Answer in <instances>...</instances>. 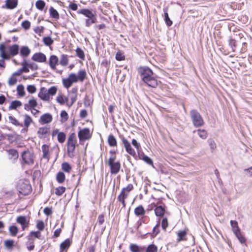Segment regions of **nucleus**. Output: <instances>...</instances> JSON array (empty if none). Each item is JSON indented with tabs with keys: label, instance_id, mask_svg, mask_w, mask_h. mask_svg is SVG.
Masks as SVG:
<instances>
[{
	"label": "nucleus",
	"instance_id": "obj_36",
	"mask_svg": "<svg viewBox=\"0 0 252 252\" xmlns=\"http://www.w3.org/2000/svg\"><path fill=\"white\" fill-rule=\"evenodd\" d=\"M35 6L38 9L43 10L45 6V2L42 0H38L35 3Z\"/></svg>",
	"mask_w": 252,
	"mask_h": 252
},
{
	"label": "nucleus",
	"instance_id": "obj_47",
	"mask_svg": "<svg viewBox=\"0 0 252 252\" xmlns=\"http://www.w3.org/2000/svg\"><path fill=\"white\" fill-rule=\"evenodd\" d=\"M44 44L46 46H50L53 43V40L50 36L44 37L43 38Z\"/></svg>",
	"mask_w": 252,
	"mask_h": 252
},
{
	"label": "nucleus",
	"instance_id": "obj_32",
	"mask_svg": "<svg viewBox=\"0 0 252 252\" xmlns=\"http://www.w3.org/2000/svg\"><path fill=\"white\" fill-rule=\"evenodd\" d=\"M68 63L67 56L66 55L63 54L61 56L60 63L62 66H66Z\"/></svg>",
	"mask_w": 252,
	"mask_h": 252
},
{
	"label": "nucleus",
	"instance_id": "obj_17",
	"mask_svg": "<svg viewBox=\"0 0 252 252\" xmlns=\"http://www.w3.org/2000/svg\"><path fill=\"white\" fill-rule=\"evenodd\" d=\"M18 5V0H6L5 7L9 9H13Z\"/></svg>",
	"mask_w": 252,
	"mask_h": 252
},
{
	"label": "nucleus",
	"instance_id": "obj_31",
	"mask_svg": "<svg viewBox=\"0 0 252 252\" xmlns=\"http://www.w3.org/2000/svg\"><path fill=\"white\" fill-rule=\"evenodd\" d=\"M24 126L28 128L30 126L32 122V120L30 116L26 114L24 115Z\"/></svg>",
	"mask_w": 252,
	"mask_h": 252
},
{
	"label": "nucleus",
	"instance_id": "obj_13",
	"mask_svg": "<svg viewBox=\"0 0 252 252\" xmlns=\"http://www.w3.org/2000/svg\"><path fill=\"white\" fill-rule=\"evenodd\" d=\"M71 244V241L69 239H65L60 244V252H66Z\"/></svg>",
	"mask_w": 252,
	"mask_h": 252
},
{
	"label": "nucleus",
	"instance_id": "obj_5",
	"mask_svg": "<svg viewBox=\"0 0 252 252\" xmlns=\"http://www.w3.org/2000/svg\"><path fill=\"white\" fill-rule=\"evenodd\" d=\"M22 158L27 164H32L34 162L33 154L29 151H24L22 154Z\"/></svg>",
	"mask_w": 252,
	"mask_h": 252
},
{
	"label": "nucleus",
	"instance_id": "obj_44",
	"mask_svg": "<svg viewBox=\"0 0 252 252\" xmlns=\"http://www.w3.org/2000/svg\"><path fill=\"white\" fill-rule=\"evenodd\" d=\"M4 245L7 249H11L14 246V241L13 240H6L4 241Z\"/></svg>",
	"mask_w": 252,
	"mask_h": 252
},
{
	"label": "nucleus",
	"instance_id": "obj_55",
	"mask_svg": "<svg viewBox=\"0 0 252 252\" xmlns=\"http://www.w3.org/2000/svg\"><path fill=\"white\" fill-rule=\"evenodd\" d=\"M229 45L233 51H235L237 47L236 41L232 38H230L229 40Z\"/></svg>",
	"mask_w": 252,
	"mask_h": 252
},
{
	"label": "nucleus",
	"instance_id": "obj_37",
	"mask_svg": "<svg viewBox=\"0 0 252 252\" xmlns=\"http://www.w3.org/2000/svg\"><path fill=\"white\" fill-rule=\"evenodd\" d=\"M230 224L232 228V230L233 233L237 232L240 230V228H239L238 224L237 221L236 220H230Z\"/></svg>",
	"mask_w": 252,
	"mask_h": 252
},
{
	"label": "nucleus",
	"instance_id": "obj_35",
	"mask_svg": "<svg viewBox=\"0 0 252 252\" xmlns=\"http://www.w3.org/2000/svg\"><path fill=\"white\" fill-rule=\"evenodd\" d=\"M9 231L12 236H15L18 232V229L15 225H11L9 227Z\"/></svg>",
	"mask_w": 252,
	"mask_h": 252
},
{
	"label": "nucleus",
	"instance_id": "obj_19",
	"mask_svg": "<svg viewBox=\"0 0 252 252\" xmlns=\"http://www.w3.org/2000/svg\"><path fill=\"white\" fill-rule=\"evenodd\" d=\"M167 11H168V8L167 7L163 8L164 17V21H165V22L166 25L168 27H170L172 25L173 22L170 20V19L169 17Z\"/></svg>",
	"mask_w": 252,
	"mask_h": 252
},
{
	"label": "nucleus",
	"instance_id": "obj_33",
	"mask_svg": "<svg viewBox=\"0 0 252 252\" xmlns=\"http://www.w3.org/2000/svg\"><path fill=\"white\" fill-rule=\"evenodd\" d=\"M57 182L60 183L62 184L63 183L64 180H65V175L62 172H59L58 173L57 175Z\"/></svg>",
	"mask_w": 252,
	"mask_h": 252
},
{
	"label": "nucleus",
	"instance_id": "obj_59",
	"mask_svg": "<svg viewBox=\"0 0 252 252\" xmlns=\"http://www.w3.org/2000/svg\"><path fill=\"white\" fill-rule=\"evenodd\" d=\"M168 226V220L166 218H163L162 221H161V227L164 230L166 231V229L167 227Z\"/></svg>",
	"mask_w": 252,
	"mask_h": 252
},
{
	"label": "nucleus",
	"instance_id": "obj_28",
	"mask_svg": "<svg viewBox=\"0 0 252 252\" xmlns=\"http://www.w3.org/2000/svg\"><path fill=\"white\" fill-rule=\"evenodd\" d=\"M108 143L109 145L111 147H115L117 146V140L113 135L110 134L108 136Z\"/></svg>",
	"mask_w": 252,
	"mask_h": 252
},
{
	"label": "nucleus",
	"instance_id": "obj_24",
	"mask_svg": "<svg viewBox=\"0 0 252 252\" xmlns=\"http://www.w3.org/2000/svg\"><path fill=\"white\" fill-rule=\"evenodd\" d=\"M49 13L50 16L56 20H58L60 18L59 12L53 7L51 6L49 8Z\"/></svg>",
	"mask_w": 252,
	"mask_h": 252
},
{
	"label": "nucleus",
	"instance_id": "obj_21",
	"mask_svg": "<svg viewBox=\"0 0 252 252\" xmlns=\"http://www.w3.org/2000/svg\"><path fill=\"white\" fill-rule=\"evenodd\" d=\"M31 53V50L28 46L21 47L20 51V55L23 57H28Z\"/></svg>",
	"mask_w": 252,
	"mask_h": 252
},
{
	"label": "nucleus",
	"instance_id": "obj_56",
	"mask_svg": "<svg viewBox=\"0 0 252 252\" xmlns=\"http://www.w3.org/2000/svg\"><path fill=\"white\" fill-rule=\"evenodd\" d=\"M63 83L64 87L66 88H69L72 84V83L71 81L67 78H65L63 79Z\"/></svg>",
	"mask_w": 252,
	"mask_h": 252
},
{
	"label": "nucleus",
	"instance_id": "obj_12",
	"mask_svg": "<svg viewBox=\"0 0 252 252\" xmlns=\"http://www.w3.org/2000/svg\"><path fill=\"white\" fill-rule=\"evenodd\" d=\"M52 119V116L50 114L46 113L40 117L39 122L41 124H46L51 123Z\"/></svg>",
	"mask_w": 252,
	"mask_h": 252
},
{
	"label": "nucleus",
	"instance_id": "obj_46",
	"mask_svg": "<svg viewBox=\"0 0 252 252\" xmlns=\"http://www.w3.org/2000/svg\"><path fill=\"white\" fill-rule=\"evenodd\" d=\"M17 91L19 95L23 96L25 94L24 87L22 85H19L17 87Z\"/></svg>",
	"mask_w": 252,
	"mask_h": 252
},
{
	"label": "nucleus",
	"instance_id": "obj_60",
	"mask_svg": "<svg viewBox=\"0 0 252 252\" xmlns=\"http://www.w3.org/2000/svg\"><path fill=\"white\" fill-rule=\"evenodd\" d=\"M36 228L40 231H42L44 229V223L42 220H38L36 224Z\"/></svg>",
	"mask_w": 252,
	"mask_h": 252
},
{
	"label": "nucleus",
	"instance_id": "obj_50",
	"mask_svg": "<svg viewBox=\"0 0 252 252\" xmlns=\"http://www.w3.org/2000/svg\"><path fill=\"white\" fill-rule=\"evenodd\" d=\"M68 100L67 98L64 97L62 95H60L57 97V101L61 104H63L65 102Z\"/></svg>",
	"mask_w": 252,
	"mask_h": 252
},
{
	"label": "nucleus",
	"instance_id": "obj_22",
	"mask_svg": "<svg viewBox=\"0 0 252 252\" xmlns=\"http://www.w3.org/2000/svg\"><path fill=\"white\" fill-rule=\"evenodd\" d=\"M165 208L162 206H158L155 209V213L157 216H163L165 213Z\"/></svg>",
	"mask_w": 252,
	"mask_h": 252
},
{
	"label": "nucleus",
	"instance_id": "obj_10",
	"mask_svg": "<svg viewBox=\"0 0 252 252\" xmlns=\"http://www.w3.org/2000/svg\"><path fill=\"white\" fill-rule=\"evenodd\" d=\"M32 59L35 62L43 63L46 61V57L43 53L39 52L35 53L32 56Z\"/></svg>",
	"mask_w": 252,
	"mask_h": 252
},
{
	"label": "nucleus",
	"instance_id": "obj_2",
	"mask_svg": "<svg viewBox=\"0 0 252 252\" xmlns=\"http://www.w3.org/2000/svg\"><path fill=\"white\" fill-rule=\"evenodd\" d=\"M77 144L76 136L74 133H72L68 137L67 142V151L70 157L74 156V152Z\"/></svg>",
	"mask_w": 252,
	"mask_h": 252
},
{
	"label": "nucleus",
	"instance_id": "obj_41",
	"mask_svg": "<svg viewBox=\"0 0 252 252\" xmlns=\"http://www.w3.org/2000/svg\"><path fill=\"white\" fill-rule=\"evenodd\" d=\"M28 237H32H32H34L35 238L40 239L41 235V233H40V231H32L30 233V234L28 236Z\"/></svg>",
	"mask_w": 252,
	"mask_h": 252
},
{
	"label": "nucleus",
	"instance_id": "obj_14",
	"mask_svg": "<svg viewBox=\"0 0 252 252\" xmlns=\"http://www.w3.org/2000/svg\"><path fill=\"white\" fill-rule=\"evenodd\" d=\"M19 51V46L17 44H14L10 46L8 48V52L10 58L17 55Z\"/></svg>",
	"mask_w": 252,
	"mask_h": 252
},
{
	"label": "nucleus",
	"instance_id": "obj_26",
	"mask_svg": "<svg viewBox=\"0 0 252 252\" xmlns=\"http://www.w3.org/2000/svg\"><path fill=\"white\" fill-rule=\"evenodd\" d=\"M43 152L42 157L43 158L49 159V146L47 145L44 144L41 147Z\"/></svg>",
	"mask_w": 252,
	"mask_h": 252
},
{
	"label": "nucleus",
	"instance_id": "obj_8",
	"mask_svg": "<svg viewBox=\"0 0 252 252\" xmlns=\"http://www.w3.org/2000/svg\"><path fill=\"white\" fill-rule=\"evenodd\" d=\"M122 141L124 145L126 151L129 155L134 157L136 155V153L134 150L131 148L130 143L124 137L122 138Z\"/></svg>",
	"mask_w": 252,
	"mask_h": 252
},
{
	"label": "nucleus",
	"instance_id": "obj_1",
	"mask_svg": "<svg viewBox=\"0 0 252 252\" xmlns=\"http://www.w3.org/2000/svg\"><path fill=\"white\" fill-rule=\"evenodd\" d=\"M142 81L148 86L156 88L158 85L156 78L154 76L152 70L147 66L140 67L138 69Z\"/></svg>",
	"mask_w": 252,
	"mask_h": 252
},
{
	"label": "nucleus",
	"instance_id": "obj_40",
	"mask_svg": "<svg viewBox=\"0 0 252 252\" xmlns=\"http://www.w3.org/2000/svg\"><path fill=\"white\" fill-rule=\"evenodd\" d=\"M199 136L203 139H205L207 137V132L204 129H198L196 130Z\"/></svg>",
	"mask_w": 252,
	"mask_h": 252
},
{
	"label": "nucleus",
	"instance_id": "obj_58",
	"mask_svg": "<svg viewBox=\"0 0 252 252\" xmlns=\"http://www.w3.org/2000/svg\"><path fill=\"white\" fill-rule=\"evenodd\" d=\"M116 59L117 61H123L125 59V56L121 51H118L116 54Z\"/></svg>",
	"mask_w": 252,
	"mask_h": 252
},
{
	"label": "nucleus",
	"instance_id": "obj_42",
	"mask_svg": "<svg viewBox=\"0 0 252 252\" xmlns=\"http://www.w3.org/2000/svg\"><path fill=\"white\" fill-rule=\"evenodd\" d=\"M141 158H140L143 161H144L148 164L153 166V162L151 158H150L149 157L143 154L141 156Z\"/></svg>",
	"mask_w": 252,
	"mask_h": 252
},
{
	"label": "nucleus",
	"instance_id": "obj_20",
	"mask_svg": "<svg viewBox=\"0 0 252 252\" xmlns=\"http://www.w3.org/2000/svg\"><path fill=\"white\" fill-rule=\"evenodd\" d=\"M129 249L132 252H144L145 251V248L133 244L130 245Z\"/></svg>",
	"mask_w": 252,
	"mask_h": 252
},
{
	"label": "nucleus",
	"instance_id": "obj_23",
	"mask_svg": "<svg viewBox=\"0 0 252 252\" xmlns=\"http://www.w3.org/2000/svg\"><path fill=\"white\" fill-rule=\"evenodd\" d=\"M28 241L26 243L27 249L29 251H32L34 248V240L33 238L29 237H28Z\"/></svg>",
	"mask_w": 252,
	"mask_h": 252
},
{
	"label": "nucleus",
	"instance_id": "obj_25",
	"mask_svg": "<svg viewBox=\"0 0 252 252\" xmlns=\"http://www.w3.org/2000/svg\"><path fill=\"white\" fill-rule=\"evenodd\" d=\"M145 213L144 208L142 205H140L134 209V214L137 216H143Z\"/></svg>",
	"mask_w": 252,
	"mask_h": 252
},
{
	"label": "nucleus",
	"instance_id": "obj_9",
	"mask_svg": "<svg viewBox=\"0 0 252 252\" xmlns=\"http://www.w3.org/2000/svg\"><path fill=\"white\" fill-rule=\"evenodd\" d=\"M16 221L18 223L21 224L23 230H24L29 226V221L27 220V218L25 216H18L17 218Z\"/></svg>",
	"mask_w": 252,
	"mask_h": 252
},
{
	"label": "nucleus",
	"instance_id": "obj_51",
	"mask_svg": "<svg viewBox=\"0 0 252 252\" xmlns=\"http://www.w3.org/2000/svg\"><path fill=\"white\" fill-rule=\"evenodd\" d=\"M76 55L82 60L85 58V55L83 51L80 48H77L76 50Z\"/></svg>",
	"mask_w": 252,
	"mask_h": 252
},
{
	"label": "nucleus",
	"instance_id": "obj_61",
	"mask_svg": "<svg viewBox=\"0 0 252 252\" xmlns=\"http://www.w3.org/2000/svg\"><path fill=\"white\" fill-rule=\"evenodd\" d=\"M68 78L72 83L77 82L78 80L77 75L74 73H70Z\"/></svg>",
	"mask_w": 252,
	"mask_h": 252
},
{
	"label": "nucleus",
	"instance_id": "obj_45",
	"mask_svg": "<svg viewBox=\"0 0 252 252\" xmlns=\"http://www.w3.org/2000/svg\"><path fill=\"white\" fill-rule=\"evenodd\" d=\"M62 168L64 172H69L71 169V167L68 163L63 162L62 164Z\"/></svg>",
	"mask_w": 252,
	"mask_h": 252
},
{
	"label": "nucleus",
	"instance_id": "obj_15",
	"mask_svg": "<svg viewBox=\"0 0 252 252\" xmlns=\"http://www.w3.org/2000/svg\"><path fill=\"white\" fill-rule=\"evenodd\" d=\"M59 62L58 58L55 55H51L49 59V65L52 69H55Z\"/></svg>",
	"mask_w": 252,
	"mask_h": 252
},
{
	"label": "nucleus",
	"instance_id": "obj_16",
	"mask_svg": "<svg viewBox=\"0 0 252 252\" xmlns=\"http://www.w3.org/2000/svg\"><path fill=\"white\" fill-rule=\"evenodd\" d=\"M39 97L41 98V99L47 101L50 99V96L48 94V92H47L46 90H45L44 88H42L41 89L40 92L38 94Z\"/></svg>",
	"mask_w": 252,
	"mask_h": 252
},
{
	"label": "nucleus",
	"instance_id": "obj_53",
	"mask_svg": "<svg viewBox=\"0 0 252 252\" xmlns=\"http://www.w3.org/2000/svg\"><path fill=\"white\" fill-rule=\"evenodd\" d=\"M186 235H187V232L186 231L182 230V231H179L178 233V241H181L184 240V238L185 237Z\"/></svg>",
	"mask_w": 252,
	"mask_h": 252
},
{
	"label": "nucleus",
	"instance_id": "obj_3",
	"mask_svg": "<svg viewBox=\"0 0 252 252\" xmlns=\"http://www.w3.org/2000/svg\"><path fill=\"white\" fill-rule=\"evenodd\" d=\"M190 116L193 126L196 127H200L204 124V120L200 113L195 109H192L190 111Z\"/></svg>",
	"mask_w": 252,
	"mask_h": 252
},
{
	"label": "nucleus",
	"instance_id": "obj_43",
	"mask_svg": "<svg viewBox=\"0 0 252 252\" xmlns=\"http://www.w3.org/2000/svg\"><path fill=\"white\" fill-rule=\"evenodd\" d=\"M66 138L65 133L63 132H60L58 134V140L61 143H63Z\"/></svg>",
	"mask_w": 252,
	"mask_h": 252
},
{
	"label": "nucleus",
	"instance_id": "obj_49",
	"mask_svg": "<svg viewBox=\"0 0 252 252\" xmlns=\"http://www.w3.org/2000/svg\"><path fill=\"white\" fill-rule=\"evenodd\" d=\"M65 191V188L63 186L59 187L56 189L55 193L56 195H62Z\"/></svg>",
	"mask_w": 252,
	"mask_h": 252
},
{
	"label": "nucleus",
	"instance_id": "obj_48",
	"mask_svg": "<svg viewBox=\"0 0 252 252\" xmlns=\"http://www.w3.org/2000/svg\"><path fill=\"white\" fill-rule=\"evenodd\" d=\"M158 252V248L157 247L154 245L151 244L148 246V247L146 249V252Z\"/></svg>",
	"mask_w": 252,
	"mask_h": 252
},
{
	"label": "nucleus",
	"instance_id": "obj_57",
	"mask_svg": "<svg viewBox=\"0 0 252 252\" xmlns=\"http://www.w3.org/2000/svg\"><path fill=\"white\" fill-rule=\"evenodd\" d=\"M159 233V223H158L153 229V237H156Z\"/></svg>",
	"mask_w": 252,
	"mask_h": 252
},
{
	"label": "nucleus",
	"instance_id": "obj_62",
	"mask_svg": "<svg viewBox=\"0 0 252 252\" xmlns=\"http://www.w3.org/2000/svg\"><path fill=\"white\" fill-rule=\"evenodd\" d=\"M128 195V193L127 192L122 190L121 193L118 197V199L121 200V199L123 198V200H125V199L127 197Z\"/></svg>",
	"mask_w": 252,
	"mask_h": 252
},
{
	"label": "nucleus",
	"instance_id": "obj_39",
	"mask_svg": "<svg viewBox=\"0 0 252 252\" xmlns=\"http://www.w3.org/2000/svg\"><path fill=\"white\" fill-rule=\"evenodd\" d=\"M10 123L16 126H23V124L20 123L14 117L9 116L8 117Z\"/></svg>",
	"mask_w": 252,
	"mask_h": 252
},
{
	"label": "nucleus",
	"instance_id": "obj_38",
	"mask_svg": "<svg viewBox=\"0 0 252 252\" xmlns=\"http://www.w3.org/2000/svg\"><path fill=\"white\" fill-rule=\"evenodd\" d=\"M86 76V72L84 70H80L77 75L78 80L83 81Z\"/></svg>",
	"mask_w": 252,
	"mask_h": 252
},
{
	"label": "nucleus",
	"instance_id": "obj_63",
	"mask_svg": "<svg viewBox=\"0 0 252 252\" xmlns=\"http://www.w3.org/2000/svg\"><path fill=\"white\" fill-rule=\"evenodd\" d=\"M28 92L30 94H33L36 92V89L34 85H30L27 88Z\"/></svg>",
	"mask_w": 252,
	"mask_h": 252
},
{
	"label": "nucleus",
	"instance_id": "obj_52",
	"mask_svg": "<svg viewBox=\"0 0 252 252\" xmlns=\"http://www.w3.org/2000/svg\"><path fill=\"white\" fill-rule=\"evenodd\" d=\"M96 19L95 17L92 18H88L86 20L85 25L87 27H89L92 24L96 22Z\"/></svg>",
	"mask_w": 252,
	"mask_h": 252
},
{
	"label": "nucleus",
	"instance_id": "obj_29",
	"mask_svg": "<svg viewBox=\"0 0 252 252\" xmlns=\"http://www.w3.org/2000/svg\"><path fill=\"white\" fill-rule=\"evenodd\" d=\"M49 130V128L47 126L40 127L37 131L38 137L41 138L42 136L48 133Z\"/></svg>",
	"mask_w": 252,
	"mask_h": 252
},
{
	"label": "nucleus",
	"instance_id": "obj_4",
	"mask_svg": "<svg viewBox=\"0 0 252 252\" xmlns=\"http://www.w3.org/2000/svg\"><path fill=\"white\" fill-rule=\"evenodd\" d=\"M18 190L19 193L23 195H27L32 191V187L27 182H21L19 183Z\"/></svg>",
	"mask_w": 252,
	"mask_h": 252
},
{
	"label": "nucleus",
	"instance_id": "obj_34",
	"mask_svg": "<svg viewBox=\"0 0 252 252\" xmlns=\"http://www.w3.org/2000/svg\"><path fill=\"white\" fill-rule=\"evenodd\" d=\"M234 233L241 244H244L246 242V239L242 235L240 230Z\"/></svg>",
	"mask_w": 252,
	"mask_h": 252
},
{
	"label": "nucleus",
	"instance_id": "obj_30",
	"mask_svg": "<svg viewBox=\"0 0 252 252\" xmlns=\"http://www.w3.org/2000/svg\"><path fill=\"white\" fill-rule=\"evenodd\" d=\"M8 154L9 155V158H13L14 159H17L18 158L19 154L17 150L15 149H10L8 151Z\"/></svg>",
	"mask_w": 252,
	"mask_h": 252
},
{
	"label": "nucleus",
	"instance_id": "obj_18",
	"mask_svg": "<svg viewBox=\"0 0 252 252\" xmlns=\"http://www.w3.org/2000/svg\"><path fill=\"white\" fill-rule=\"evenodd\" d=\"M78 14H81L87 17L88 18H92L95 17L94 14L88 9H82L77 11Z\"/></svg>",
	"mask_w": 252,
	"mask_h": 252
},
{
	"label": "nucleus",
	"instance_id": "obj_27",
	"mask_svg": "<svg viewBox=\"0 0 252 252\" xmlns=\"http://www.w3.org/2000/svg\"><path fill=\"white\" fill-rule=\"evenodd\" d=\"M22 102L19 100H14L11 102L9 106V110H15L17 108L20 107L22 106Z\"/></svg>",
	"mask_w": 252,
	"mask_h": 252
},
{
	"label": "nucleus",
	"instance_id": "obj_7",
	"mask_svg": "<svg viewBox=\"0 0 252 252\" xmlns=\"http://www.w3.org/2000/svg\"><path fill=\"white\" fill-rule=\"evenodd\" d=\"M0 57L2 58L0 60V67L4 68L5 67V62H4V60L10 59V56L8 55V54L6 53L5 46L3 44H0Z\"/></svg>",
	"mask_w": 252,
	"mask_h": 252
},
{
	"label": "nucleus",
	"instance_id": "obj_54",
	"mask_svg": "<svg viewBox=\"0 0 252 252\" xmlns=\"http://www.w3.org/2000/svg\"><path fill=\"white\" fill-rule=\"evenodd\" d=\"M29 72V69L28 67H27L26 66H23L22 68H20L17 70V72L15 73V74L16 75H20L22 72Z\"/></svg>",
	"mask_w": 252,
	"mask_h": 252
},
{
	"label": "nucleus",
	"instance_id": "obj_11",
	"mask_svg": "<svg viewBox=\"0 0 252 252\" xmlns=\"http://www.w3.org/2000/svg\"><path fill=\"white\" fill-rule=\"evenodd\" d=\"M110 168V172L112 174H117L120 171L121 168V163L120 161L111 163L108 165Z\"/></svg>",
	"mask_w": 252,
	"mask_h": 252
},
{
	"label": "nucleus",
	"instance_id": "obj_6",
	"mask_svg": "<svg viewBox=\"0 0 252 252\" xmlns=\"http://www.w3.org/2000/svg\"><path fill=\"white\" fill-rule=\"evenodd\" d=\"M92 137V134L88 128H84L78 132V138L80 141L89 140Z\"/></svg>",
	"mask_w": 252,
	"mask_h": 252
},
{
	"label": "nucleus",
	"instance_id": "obj_64",
	"mask_svg": "<svg viewBox=\"0 0 252 252\" xmlns=\"http://www.w3.org/2000/svg\"><path fill=\"white\" fill-rule=\"evenodd\" d=\"M57 88L55 86L51 87L48 90V94L53 95H55L57 93Z\"/></svg>",
	"mask_w": 252,
	"mask_h": 252
}]
</instances>
